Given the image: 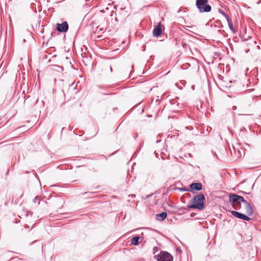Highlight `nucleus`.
I'll list each match as a JSON object with an SVG mask.
<instances>
[{"mask_svg": "<svg viewBox=\"0 0 261 261\" xmlns=\"http://www.w3.org/2000/svg\"><path fill=\"white\" fill-rule=\"evenodd\" d=\"M205 197L203 194H198L194 196L187 206L188 208H195L200 211L205 208Z\"/></svg>", "mask_w": 261, "mask_h": 261, "instance_id": "nucleus-1", "label": "nucleus"}, {"mask_svg": "<svg viewBox=\"0 0 261 261\" xmlns=\"http://www.w3.org/2000/svg\"><path fill=\"white\" fill-rule=\"evenodd\" d=\"M237 195L235 194H231L229 195V199L230 202L232 204L237 203L239 202L238 199L237 198Z\"/></svg>", "mask_w": 261, "mask_h": 261, "instance_id": "nucleus-10", "label": "nucleus"}, {"mask_svg": "<svg viewBox=\"0 0 261 261\" xmlns=\"http://www.w3.org/2000/svg\"><path fill=\"white\" fill-rule=\"evenodd\" d=\"M158 250V248L157 247H154L153 248V254H155L156 252Z\"/></svg>", "mask_w": 261, "mask_h": 261, "instance_id": "nucleus-16", "label": "nucleus"}, {"mask_svg": "<svg viewBox=\"0 0 261 261\" xmlns=\"http://www.w3.org/2000/svg\"><path fill=\"white\" fill-rule=\"evenodd\" d=\"M232 109H233V110H236L237 109V107L236 106H233L232 107Z\"/></svg>", "mask_w": 261, "mask_h": 261, "instance_id": "nucleus-18", "label": "nucleus"}, {"mask_svg": "<svg viewBox=\"0 0 261 261\" xmlns=\"http://www.w3.org/2000/svg\"><path fill=\"white\" fill-rule=\"evenodd\" d=\"M161 22H158L157 25L153 29V35L154 36L158 37L162 34V31L161 29Z\"/></svg>", "mask_w": 261, "mask_h": 261, "instance_id": "nucleus-6", "label": "nucleus"}, {"mask_svg": "<svg viewBox=\"0 0 261 261\" xmlns=\"http://www.w3.org/2000/svg\"><path fill=\"white\" fill-rule=\"evenodd\" d=\"M196 7L200 13H208L211 11L212 7L208 0H196Z\"/></svg>", "mask_w": 261, "mask_h": 261, "instance_id": "nucleus-2", "label": "nucleus"}, {"mask_svg": "<svg viewBox=\"0 0 261 261\" xmlns=\"http://www.w3.org/2000/svg\"><path fill=\"white\" fill-rule=\"evenodd\" d=\"M228 24V27L230 30H231L233 33L235 32L234 29L233 28V23L230 19H229L227 20Z\"/></svg>", "mask_w": 261, "mask_h": 261, "instance_id": "nucleus-12", "label": "nucleus"}, {"mask_svg": "<svg viewBox=\"0 0 261 261\" xmlns=\"http://www.w3.org/2000/svg\"><path fill=\"white\" fill-rule=\"evenodd\" d=\"M157 261H173V256L168 252L161 251L159 254L155 256Z\"/></svg>", "mask_w": 261, "mask_h": 261, "instance_id": "nucleus-3", "label": "nucleus"}, {"mask_svg": "<svg viewBox=\"0 0 261 261\" xmlns=\"http://www.w3.org/2000/svg\"><path fill=\"white\" fill-rule=\"evenodd\" d=\"M232 205L233 207V208L236 210H239L241 207V202H239L238 203L237 202V203H233L232 204Z\"/></svg>", "mask_w": 261, "mask_h": 261, "instance_id": "nucleus-15", "label": "nucleus"}, {"mask_svg": "<svg viewBox=\"0 0 261 261\" xmlns=\"http://www.w3.org/2000/svg\"><path fill=\"white\" fill-rule=\"evenodd\" d=\"M68 29V24L66 21H64L61 24H57V30L59 32H66Z\"/></svg>", "mask_w": 261, "mask_h": 261, "instance_id": "nucleus-4", "label": "nucleus"}, {"mask_svg": "<svg viewBox=\"0 0 261 261\" xmlns=\"http://www.w3.org/2000/svg\"><path fill=\"white\" fill-rule=\"evenodd\" d=\"M190 187L192 190L195 191H200L202 189V185L199 182L192 183L190 185Z\"/></svg>", "mask_w": 261, "mask_h": 261, "instance_id": "nucleus-7", "label": "nucleus"}, {"mask_svg": "<svg viewBox=\"0 0 261 261\" xmlns=\"http://www.w3.org/2000/svg\"><path fill=\"white\" fill-rule=\"evenodd\" d=\"M100 31H103V29H100Z\"/></svg>", "mask_w": 261, "mask_h": 261, "instance_id": "nucleus-21", "label": "nucleus"}, {"mask_svg": "<svg viewBox=\"0 0 261 261\" xmlns=\"http://www.w3.org/2000/svg\"><path fill=\"white\" fill-rule=\"evenodd\" d=\"M245 208L246 211V213L247 215L249 216H251L253 213V209L252 207L251 206L250 204L248 202H246V204H245Z\"/></svg>", "mask_w": 261, "mask_h": 261, "instance_id": "nucleus-8", "label": "nucleus"}, {"mask_svg": "<svg viewBox=\"0 0 261 261\" xmlns=\"http://www.w3.org/2000/svg\"><path fill=\"white\" fill-rule=\"evenodd\" d=\"M167 216V214L166 212H163L161 214H158L156 215V219L158 221H163L164 220Z\"/></svg>", "mask_w": 261, "mask_h": 261, "instance_id": "nucleus-9", "label": "nucleus"}, {"mask_svg": "<svg viewBox=\"0 0 261 261\" xmlns=\"http://www.w3.org/2000/svg\"><path fill=\"white\" fill-rule=\"evenodd\" d=\"M231 214L236 218H239L244 220L246 221H249L250 220V218L246 216L245 215L242 213H240L239 212H238L237 211H232L231 212Z\"/></svg>", "mask_w": 261, "mask_h": 261, "instance_id": "nucleus-5", "label": "nucleus"}, {"mask_svg": "<svg viewBox=\"0 0 261 261\" xmlns=\"http://www.w3.org/2000/svg\"><path fill=\"white\" fill-rule=\"evenodd\" d=\"M110 70H111V71H112V67H110Z\"/></svg>", "mask_w": 261, "mask_h": 261, "instance_id": "nucleus-19", "label": "nucleus"}, {"mask_svg": "<svg viewBox=\"0 0 261 261\" xmlns=\"http://www.w3.org/2000/svg\"><path fill=\"white\" fill-rule=\"evenodd\" d=\"M218 12L221 14L227 20L228 19H230L228 15L222 9H219L218 10Z\"/></svg>", "mask_w": 261, "mask_h": 261, "instance_id": "nucleus-13", "label": "nucleus"}, {"mask_svg": "<svg viewBox=\"0 0 261 261\" xmlns=\"http://www.w3.org/2000/svg\"><path fill=\"white\" fill-rule=\"evenodd\" d=\"M181 190H182V191H186V189H181Z\"/></svg>", "mask_w": 261, "mask_h": 261, "instance_id": "nucleus-20", "label": "nucleus"}, {"mask_svg": "<svg viewBox=\"0 0 261 261\" xmlns=\"http://www.w3.org/2000/svg\"><path fill=\"white\" fill-rule=\"evenodd\" d=\"M38 200V197H36L34 199H33V202L34 203L36 202Z\"/></svg>", "mask_w": 261, "mask_h": 261, "instance_id": "nucleus-17", "label": "nucleus"}, {"mask_svg": "<svg viewBox=\"0 0 261 261\" xmlns=\"http://www.w3.org/2000/svg\"><path fill=\"white\" fill-rule=\"evenodd\" d=\"M139 239H140V237L138 236H136V237H134L132 239V241H131L132 244L135 245V246L138 245L139 244Z\"/></svg>", "mask_w": 261, "mask_h": 261, "instance_id": "nucleus-11", "label": "nucleus"}, {"mask_svg": "<svg viewBox=\"0 0 261 261\" xmlns=\"http://www.w3.org/2000/svg\"><path fill=\"white\" fill-rule=\"evenodd\" d=\"M237 198L238 199V201L239 202H242L245 204L246 203V202H248L247 201H246L244 198H243V197L241 196H239V195H237Z\"/></svg>", "mask_w": 261, "mask_h": 261, "instance_id": "nucleus-14", "label": "nucleus"}]
</instances>
